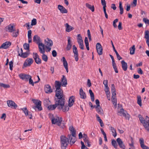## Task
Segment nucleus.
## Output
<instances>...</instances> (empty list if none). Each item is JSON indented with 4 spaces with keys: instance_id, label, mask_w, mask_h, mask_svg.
Wrapping results in <instances>:
<instances>
[{
    "instance_id": "13d9d810",
    "label": "nucleus",
    "mask_w": 149,
    "mask_h": 149,
    "mask_svg": "<svg viewBox=\"0 0 149 149\" xmlns=\"http://www.w3.org/2000/svg\"><path fill=\"white\" fill-rule=\"evenodd\" d=\"M122 23L121 22H119L118 26V29L119 30H122L123 29L122 27Z\"/></svg>"
},
{
    "instance_id": "20e7f679",
    "label": "nucleus",
    "mask_w": 149,
    "mask_h": 149,
    "mask_svg": "<svg viewBox=\"0 0 149 149\" xmlns=\"http://www.w3.org/2000/svg\"><path fill=\"white\" fill-rule=\"evenodd\" d=\"M69 130L71 132V134H68V137L70 140V142L72 143L71 144L72 145L74 144L76 141V131L72 126H70V127Z\"/></svg>"
},
{
    "instance_id": "393cba45",
    "label": "nucleus",
    "mask_w": 149,
    "mask_h": 149,
    "mask_svg": "<svg viewBox=\"0 0 149 149\" xmlns=\"http://www.w3.org/2000/svg\"><path fill=\"white\" fill-rule=\"evenodd\" d=\"M71 43V38L70 37L68 36V44L66 47L67 50L69 51L71 49L72 46Z\"/></svg>"
},
{
    "instance_id": "4468645a",
    "label": "nucleus",
    "mask_w": 149,
    "mask_h": 149,
    "mask_svg": "<svg viewBox=\"0 0 149 149\" xmlns=\"http://www.w3.org/2000/svg\"><path fill=\"white\" fill-rule=\"evenodd\" d=\"M19 76L21 79L27 81H29L30 75L25 74L21 73L19 75Z\"/></svg>"
},
{
    "instance_id": "603ef678",
    "label": "nucleus",
    "mask_w": 149,
    "mask_h": 149,
    "mask_svg": "<svg viewBox=\"0 0 149 149\" xmlns=\"http://www.w3.org/2000/svg\"><path fill=\"white\" fill-rule=\"evenodd\" d=\"M36 19L34 18L31 20V25L32 26L35 25L36 24L37 21Z\"/></svg>"
},
{
    "instance_id": "5701e85b",
    "label": "nucleus",
    "mask_w": 149,
    "mask_h": 149,
    "mask_svg": "<svg viewBox=\"0 0 149 149\" xmlns=\"http://www.w3.org/2000/svg\"><path fill=\"white\" fill-rule=\"evenodd\" d=\"M61 83L62 84V86L64 87H65L67 84V81L64 75H62V77L61 79Z\"/></svg>"
},
{
    "instance_id": "0e129e2a",
    "label": "nucleus",
    "mask_w": 149,
    "mask_h": 149,
    "mask_svg": "<svg viewBox=\"0 0 149 149\" xmlns=\"http://www.w3.org/2000/svg\"><path fill=\"white\" fill-rule=\"evenodd\" d=\"M138 72L139 74H143V72L142 70H141V68H139L138 70L137 71Z\"/></svg>"
},
{
    "instance_id": "8fccbe9b",
    "label": "nucleus",
    "mask_w": 149,
    "mask_h": 149,
    "mask_svg": "<svg viewBox=\"0 0 149 149\" xmlns=\"http://www.w3.org/2000/svg\"><path fill=\"white\" fill-rule=\"evenodd\" d=\"M19 30L18 29L17 30L16 32L13 33L12 36L13 37H16L19 34Z\"/></svg>"
},
{
    "instance_id": "72a5a7b5",
    "label": "nucleus",
    "mask_w": 149,
    "mask_h": 149,
    "mask_svg": "<svg viewBox=\"0 0 149 149\" xmlns=\"http://www.w3.org/2000/svg\"><path fill=\"white\" fill-rule=\"evenodd\" d=\"M96 111L98 113L102 115L103 114V110L102 108L101 107L99 106L96 109Z\"/></svg>"
},
{
    "instance_id": "3c124183",
    "label": "nucleus",
    "mask_w": 149,
    "mask_h": 149,
    "mask_svg": "<svg viewBox=\"0 0 149 149\" xmlns=\"http://www.w3.org/2000/svg\"><path fill=\"white\" fill-rule=\"evenodd\" d=\"M87 32L88 36V38L89 41H91V38L90 30L89 29L88 30Z\"/></svg>"
},
{
    "instance_id": "0eeeda50",
    "label": "nucleus",
    "mask_w": 149,
    "mask_h": 149,
    "mask_svg": "<svg viewBox=\"0 0 149 149\" xmlns=\"http://www.w3.org/2000/svg\"><path fill=\"white\" fill-rule=\"evenodd\" d=\"M32 101L36 105L33 107V109H35L36 108H37L39 111L42 110V107H41V102L40 101L35 99H32Z\"/></svg>"
},
{
    "instance_id": "338daca9",
    "label": "nucleus",
    "mask_w": 149,
    "mask_h": 149,
    "mask_svg": "<svg viewBox=\"0 0 149 149\" xmlns=\"http://www.w3.org/2000/svg\"><path fill=\"white\" fill-rule=\"evenodd\" d=\"M96 117L97 118V120L98 122H99L100 121H101V120H102L100 118V117L99 116V115L97 114H96Z\"/></svg>"
},
{
    "instance_id": "09e8293b",
    "label": "nucleus",
    "mask_w": 149,
    "mask_h": 149,
    "mask_svg": "<svg viewBox=\"0 0 149 149\" xmlns=\"http://www.w3.org/2000/svg\"><path fill=\"white\" fill-rule=\"evenodd\" d=\"M29 84H30L32 85V86H34V82H33L32 79H31V77L30 75L29 79Z\"/></svg>"
},
{
    "instance_id": "bb28decb",
    "label": "nucleus",
    "mask_w": 149,
    "mask_h": 149,
    "mask_svg": "<svg viewBox=\"0 0 149 149\" xmlns=\"http://www.w3.org/2000/svg\"><path fill=\"white\" fill-rule=\"evenodd\" d=\"M75 97L73 96H72L70 97L68 101V106L69 107H72L73 104L74 102Z\"/></svg>"
},
{
    "instance_id": "f257e3e1",
    "label": "nucleus",
    "mask_w": 149,
    "mask_h": 149,
    "mask_svg": "<svg viewBox=\"0 0 149 149\" xmlns=\"http://www.w3.org/2000/svg\"><path fill=\"white\" fill-rule=\"evenodd\" d=\"M57 109L63 112L68 111L69 109L68 106L65 105V96L58 97Z\"/></svg>"
},
{
    "instance_id": "1a4fd4ad",
    "label": "nucleus",
    "mask_w": 149,
    "mask_h": 149,
    "mask_svg": "<svg viewBox=\"0 0 149 149\" xmlns=\"http://www.w3.org/2000/svg\"><path fill=\"white\" fill-rule=\"evenodd\" d=\"M33 57L36 63L38 64H40L42 63L41 59L39 58V56L37 53H33Z\"/></svg>"
},
{
    "instance_id": "bf43d9fd",
    "label": "nucleus",
    "mask_w": 149,
    "mask_h": 149,
    "mask_svg": "<svg viewBox=\"0 0 149 149\" xmlns=\"http://www.w3.org/2000/svg\"><path fill=\"white\" fill-rule=\"evenodd\" d=\"M79 45V47L80 48L82 49L83 50L84 49V45L83 44V43H78Z\"/></svg>"
},
{
    "instance_id": "f3484780",
    "label": "nucleus",
    "mask_w": 149,
    "mask_h": 149,
    "mask_svg": "<svg viewBox=\"0 0 149 149\" xmlns=\"http://www.w3.org/2000/svg\"><path fill=\"white\" fill-rule=\"evenodd\" d=\"M11 43L10 42L6 41L2 44L0 47V49H7L11 45Z\"/></svg>"
},
{
    "instance_id": "4d7b16f0",
    "label": "nucleus",
    "mask_w": 149,
    "mask_h": 149,
    "mask_svg": "<svg viewBox=\"0 0 149 149\" xmlns=\"http://www.w3.org/2000/svg\"><path fill=\"white\" fill-rule=\"evenodd\" d=\"M90 95L91 101L92 102L94 101L95 100V97L93 93H92L90 94Z\"/></svg>"
},
{
    "instance_id": "ea45409f",
    "label": "nucleus",
    "mask_w": 149,
    "mask_h": 149,
    "mask_svg": "<svg viewBox=\"0 0 149 149\" xmlns=\"http://www.w3.org/2000/svg\"><path fill=\"white\" fill-rule=\"evenodd\" d=\"M111 100L113 104H114L116 105L117 100L116 98V95H112Z\"/></svg>"
},
{
    "instance_id": "423d86ee",
    "label": "nucleus",
    "mask_w": 149,
    "mask_h": 149,
    "mask_svg": "<svg viewBox=\"0 0 149 149\" xmlns=\"http://www.w3.org/2000/svg\"><path fill=\"white\" fill-rule=\"evenodd\" d=\"M38 47L39 49V52L42 54L43 55L42 56L43 60L45 62H47L48 60L47 56L45 54V45L42 43H40L38 44Z\"/></svg>"
},
{
    "instance_id": "5fc2aeb1",
    "label": "nucleus",
    "mask_w": 149,
    "mask_h": 149,
    "mask_svg": "<svg viewBox=\"0 0 149 149\" xmlns=\"http://www.w3.org/2000/svg\"><path fill=\"white\" fill-rule=\"evenodd\" d=\"M143 21L146 24H149V20L147 18H144L143 19Z\"/></svg>"
},
{
    "instance_id": "4c0bfd02",
    "label": "nucleus",
    "mask_w": 149,
    "mask_h": 149,
    "mask_svg": "<svg viewBox=\"0 0 149 149\" xmlns=\"http://www.w3.org/2000/svg\"><path fill=\"white\" fill-rule=\"evenodd\" d=\"M119 8L120 10V14L122 15L123 12V8L122 6V3L120 1L119 2Z\"/></svg>"
},
{
    "instance_id": "7ed1b4c3",
    "label": "nucleus",
    "mask_w": 149,
    "mask_h": 149,
    "mask_svg": "<svg viewBox=\"0 0 149 149\" xmlns=\"http://www.w3.org/2000/svg\"><path fill=\"white\" fill-rule=\"evenodd\" d=\"M138 117L145 130L149 132V117L146 116L144 119L141 115H139Z\"/></svg>"
},
{
    "instance_id": "f03ea898",
    "label": "nucleus",
    "mask_w": 149,
    "mask_h": 149,
    "mask_svg": "<svg viewBox=\"0 0 149 149\" xmlns=\"http://www.w3.org/2000/svg\"><path fill=\"white\" fill-rule=\"evenodd\" d=\"M62 84L59 81H56L55 82V86L56 88L55 96L56 97L64 96L63 94V91L61 88Z\"/></svg>"
},
{
    "instance_id": "58836bf2",
    "label": "nucleus",
    "mask_w": 149,
    "mask_h": 149,
    "mask_svg": "<svg viewBox=\"0 0 149 149\" xmlns=\"http://www.w3.org/2000/svg\"><path fill=\"white\" fill-rule=\"evenodd\" d=\"M130 54H131L133 55L134 54L135 51V48L134 45H133L132 47L130 48Z\"/></svg>"
},
{
    "instance_id": "f704fd0d",
    "label": "nucleus",
    "mask_w": 149,
    "mask_h": 149,
    "mask_svg": "<svg viewBox=\"0 0 149 149\" xmlns=\"http://www.w3.org/2000/svg\"><path fill=\"white\" fill-rule=\"evenodd\" d=\"M111 92L112 95H116V89L114 84H112L111 86Z\"/></svg>"
},
{
    "instance_id": "6ab92c4d",
    "label": "nucleus",
    "mask_w": 149,
    "mask_h": 149,
    "mask_svg": "<svg viewBox=\"0 0 149 149\" xmlns=\"http://www.w3.org/2000/svg\"><path fill=\"white\" fill-rule=\"evenodd\" d=\"M45 91L47 93H50L52 92V90L49 84L45 85Z\"/></svg>"
},
{
    "instance_id": "774afa93",
    "label": "nucleus",
    "mask_w": 149,
    "mask_h": 149,
    "mask_svg": "<svg viewBox=\"0 0 149 149\" xmlns=\"http://www.w3.org/2000/svg\"><path fill=\"white\" fill-rule=\"evenodd\" d=\"M110 130L113 134L116 132V130L113 127H111Z\"/></svg>"
},
{
    "instance_id": "de8ad7c7",
    "label": "nucleus",
    "mask_w": 149,
    "mask_h": 149,
    "mask_svg": "<svg viewBox=\"0 0 149 149\" xmlns=\"http://www.w3.org/2000/svg\"><path fill=\"white\" fill-rule=\"evenodd\" d=\"M145 38L146 39H149V31L147 30L145 31Z\"/></svg>"
},
{
    "instance_id": "69168bd1",
    "label": "nucleus",
    "mask_w": 149,
    "mask_h": 149,
    "mask_svg": "<svg viewBox=\"0 0 149 149\" xmlns=\"http://www.w3.org/2000/svg\"><path fill=\"white\" fill-rule=\"evenodd\" d=\"M95 103L96 105H97V107H99L100 106V102L99 101L98 99H96L95 100Z\"/></svg>"
},
{
    "instance_id": "e433bc0d",
    "label": "nucleus",
    "mask_w": 149,
    "mask_h": 149,
    "mask_svg": "<svg viewBox=\"0 0 149 149\" xmlns=\"http://www.w3.org/2000/svg\"><path fill=\"white\" fill-rule=\"evenodd\" d=\"M77 38L78 43L81 42L83 43V42L82 37L80 34L77 35Z\"/></svg>"
},
{
    "instance_id": "c9c22d12",
    "label": "nucleus",
    "mask_w": 149,
    "mask_h": 149,
    "mask_svg": "<svg viewBox=\"0 0 149 149\" xmlns=\"http://www.w3.org/2000/svg\"><path fill=\"white\" fill-rule=\"evenodd\" d=\"M84 42L87 50H89V43L87 37H86L85 38Z\"/></svg>"
},
{
    "instance_id": "a211bd4d",
    "label": "nucleus",
    "mask_w": 149,
    "mask_h": 149,
    "mask_svg": "<svg viewBox=\"0 0 149 149\" xmlns=\"http://www.w3.org/2000/svg\"><path fill=\"white\" fill-rule=\"evenodd\" d=\"M119 113H122L126 119L129 120L130 118V115L127 113L126 111H124L123 108L120 109V111L119 112Z\"/></svg>"
},
{
    "instance_id": "f8f14e48",
    "label": "nucleus",
    "mask_w": 149,
    "mask_h": 149,
    "mask_svg": "<svg viewBox=\"0 0 149 149\" xmlns=\"http://www.w3.org/2000/svg\"><path fill=\"white\" fill-rule=\"evenodd\" d=\"M7 102L8 107H9L16 109L17 107V105L12 100H8Z\"/></svg>"
},
{
    "instance_id": "2f4dec72",
    "label": "nucleus",
    "mask_w": 149,
    "mask_h": 149,
    "mask_svg": "<svg viewBox=\"0 0 149 149\" xmlns=\"http://www.w3.org/2000/svg\"><path fill=\"white\" fill-rule=\"evenodd\" d=\"M66 26V31L68 32H70L72 30L74 29V28L72 26H70L68 23H66L65 24Z\"/></svg>"
},
{
    "instance_id": "e2e57ef3",
    "label": "nucleus",
    "mask_w": 149,
    "mask_h": 149,
    "mask_svg": "<svg viewBox=\"0 0 149 149\" xmlns=\"http://www.w3.org/2000/svg\"><path fill=\"white\" fill-rule=\"evenodd\" d=\"M111 8L114 10H116V7L115 6V4L114 3H112L111 4Z\"/></svg>"
},
{
    "instance_id": "ddd939ff",
    "label": "nucleus",
    "mask_w": 149,
    "mask_h": 149,
    "mask_svg": "<svg viewBox=\"0 0 149 149\" xmlns=\"http://www.w3.org/2000/svg\"><path fill=\"white\" fill-rule=\"evenodd\" d=\"M73 51L74 54L75 59V61L77 62L79 60L78 51L75 45H73Z\"/></svg>"
},
{
    "instance_id": "dca6fc26",
    "label": "nucleus",
    "mask_w": 149,
    "mask_h": 149,
    "mask_svg": "<svg viewBox=\"0 0 149 149\" xmlns=\"http://www.w3.org/2000/svg\"><path fill=\"white\" fill-rule=\"evenodd\" d=\"M5 30L7 31L13 32L15 31V29L14 28L13 24H11L6 27Z\"/></svg>"
},
{
    "instance_id": "cd10ccee",
    "label": "nucleus",
    "mask_w": 149,
    "mask_h": 149,
    "mask_svg": "<svg viewBox=\"0 0 149 149\" xmlns=\"http://www.w3.org/2000/svg\"><path fill=\"white\" fill-rule=\"evenodd\" d=\"M62 61L63 63V65L66 69L67 72L68 73V64L64 57L62 58Z\"/></svg>"
},
{
    "instance_id": "b1692460",
    "label": "nucleus",
    "mask_w": 149,
    "mask_h": 149,
    "mask_svg": "<svg viewBox=\"0 0 149 149\" xmlns=\"http://www.w3.org/2000/svg\"><path fill=\"white\" fill-rule=\"evenodd\" d=\"M58 8L62 13H66L68 12V11L63 6L60 5H58Z\"/></svg>"
},
{
    "instance_id": "79ce46f5",
    "label": "nucleus",
    "mask_w": 149,
    "mask_h": 149,
    "mask_svg": "<svg viewBox=\"0 0 149 149\" xmlns=\"http://www.w3.org/2000/svg\"><path fill=\"white\" fill-rule=\"evenodd\" d=\"M23 46L24 49L27 50L28 51L30 52L29 45V44L25 43L24 44Z\"/></svg>"
},
{
    "instance_id": "864d4df0",
    "label": "nucleus",
    "mask_w": 149,
    "mask_h": 149,
    "mask_svg": "<svg viewBox=\"0 0 149 149\" xmlns=\"http://www.w3.org/2000/svg\"><path fill=\"white\" fill-rule=\"evenodd\" d=\"M118 19H116L113 21V27L116 28L117 27V25L116 24V23L118 22Z\"/></svg>"
},
{
    "instance_id": "412c9836",
    "label": "nucleus",
    "mask_w": 149,
    "mask_h": 149,
    "mask_svg": "<svg viewBox=\"0 0 149 149\" xmlns=\"http://www.w3.org/2000/svg\"><path fill=\"white\" fill-rule=\"evenodd\" d=\"M45 46H52L53 45V42L52 40L48 38L45 40Z\"/></svg>"
},
{
    "instance_id": "9b49d317",
    "label": "nucleus",
    "mask_w": 149,
    "mask_h": 149,
    "mask_svg": "<svg viewBox=\"0 0 149 149\" xmlns=\"http://www.w3.org/2000/svg\"><path fill=\"white\" fill-rule=\"evenodd\" d=\"M58 97L55 98L54 100L55 101V104L53 105H51L48 106V109L50 110H53L55 109L56 107L57 108L58 105Z\"/></svg>"
},
{
    "instance_id": "4be33fe9",
    "label": "nucleus",
    "mask_w": 149,
    "mask_h": 149,
    "mask_svg": "<svg viewBox=\"0 0 149 149\" xmlns=\"http://www.w3.org/2000/svg\"><path fill=\"white\" fill-rule=\"evenodd\" d=\"M141 147L143 149H149L148 147L146 146L144 144V140L143 138H141L139 140Z\"/></svg>"
},
{
    "instance_id": "c85d7f7f",
    "label": "nucleus",
    "mask_w": 149,
    "mask_h": 149,
    "mask_svg": "<svg viewBox=\"0 0 149 149\" xmlns=\"http://www.w3.org/2000/svg\"><path fill=\"white\" fill-rule=\"evenodd\" d=\"M79 93L81 98L85 99L86 98V96L85 93L83 91L82 88L80 89Z\"/></svg>"
},
{
    "instance_id": "a878e982",
    "label": "nucleus",
    "mask_w": 149,
    "mask_h": 149,
    "mask_svg": "<svg viewBox=\"0 0 149 149\" xmlns=\"http://www.w3.org/2000/svg\"><path fill=\"white\" fill-rule=\"evenodd\" d=\"M18 56L23 58H26L27 57L28 55L29 54V52L27 51L26 52L20 54L19 50L17 51Z\"/></svg>"
},
{
    "instance_id": "2eb2a0df",
    "label": "nucleus",
    "mask_w": 149,
    "mask_h": 149,
    "mask_svg": "<svg viewBox=\"0 0 149 149\" xmlns=\"http://www.w3.org/2000/svg\"><path fill=\"white\" fill-rule=\"evenodd\" d=\"M96 48L97 52L99 55H101L102 54V46L99 43H97L96 44Z\"/></svg>"
},
{
    "instance_id": "7c9ffc66",
    "label": "nucleus",
    "mask_w": 149,
    "mask_h": 149,
    "mask_svg": "<svg viewBox=\"0 0 149 149\" xmlns=\"http://www.w3.org/2000/svg\"><path fill=\"white\" fill-rule=\"evenodd\" d=\"M40 37L37 35H35L33 39V41L34 42H36L37 43L38 45L40 43Z\"/></svg>"
},
{
    "instance_id": "9d476101",
    "label": "nucleus",
    "mask_w": 149,
    "mask_h": 149,
    "mask_svg": "<svg viewBox=\"0 0 149 149\" xmlns=\"http://www.w3.org/2000/svg\"><path fill=\"white\" fill-rule=\"evenodd\" d=\"M33 62V58H27L24 61L23 65L25 67H26L30 66Z\"/></svg>"
},
{
    "instance_id": "39448f33",
    "label": "nucleus",
    "mask_w": 149,
    "mask_h": 149,
    "mask_svg": "<svg viewBox=\"0 0 149 149\" xmlns=\"http://www.w3.org/2000/svg\"><path fill=\"white\" fill-rule=\"evenodd\" d=\"M69 139L67 138L65 136L61 135L60 136V141L61 143V147L62 149H65L67 147L69 143Z\"/></svg>"
},
{
    "instance_id": "6e6552de",
    "label": "nucleus",
    "mask_w": 149,
    "mask_h": 149,
    "mask_svg": "<svg viewBox=\"0 0 149 149\" xmlns=\"http://www.w3.org/2000/svg\"><path fill=\"white\" fill-rule=\"evenodd\" d=\"M57 118H55L54 117L52 118V124H56L58 126L61 125L63 120L61 117H58Z\"/></svg>"
},
{
    "instance_id": "680f3d73",
    "label": "nucleus",
    "mask_w": 149,
    "mask_h": 149,
    "mask_svg": "<svg viewBox=\"0 0 149 149\" xmlns=\"http://www.w3.org/2000/svg\"><path fill=\"white\" fill-rule=\"evenodd\" d=\"M26 25V27L28 30L30 28H31V26H30L29 23H26L24 25V26H25Z\"/></svg>"
},
{
    "instance_id": "052dcab7",
    "label": "nucleus",
    "mask_w": 149,
    "mask_h": 149,
    "mask_svg": "<svg viewBox=\"0 0 149 149\" xmlns=\"http://www.w3.org/2000/svg\"><path fill=\"white\" fill-rule=\"evenodd\" d=\"M52 56L54 57H55L57 55V53L56 51L55 50H53L52 51Z\"/></svg>"
},
{
    "instance_id": "49530a36",
    "label": "nucleus",
    "mask_w": 149,
    "mask_h": 149,
    "mask_svg": "<svg viewBox=\"0 0 149 149\" xmlns=\"http://www.w3.org/2000/svg\"><path fill=\"white\" fill-rule=\"evenodd\" d=\"M84 141L85 142V144L86 145H87V146L88 147H90L91 146V145L90 144V142L89 141L88 138L87 139H84Z\"/></svg>"
},
{
    "instance_id": "37998d69",
    "label": "nucleus",
    "mask_w": 149,
    "mask_h": 149,
    "mask_svg": "<svg viewBox=\"0 0 149 149\" xmlns=\"http://www.w3.org/2000/svg\"><path fill=\"white\" fill-rule=\"evenodd\" d=\"M111 144L113 147L116 149L118 146L117 143L115 140L113 139L111 141Z\"/></svg>"
},
{
    "instance_id": "473e14b6",
    "label": "nucleus",
    "mask_w": 149,
    "mask_h": 149,
    "mask_svg": "<svg viewBox=\"0 0 149 149\" xmlns=\"http://www.w3.org/2000/svg\"><path fill=\"white\" fill-rule=\"evenodd\" d=\"M86 6L87 8L91 10L92 12H94L95 10V8L94 6H92L91 5L88 3H86Z\"/></svg>"
},
{
    "instance_id": "c03bdc74",
    "label": "nucleus",
    "mask_w": 149,
    "mask_h": 149,
    "mask_svg": "<svg viewBox=\"0 0 149 149\" xmlns=\"http://www.w3.org/2000/svg\"><path fill=\"white\" fill-rule=\"evenodd\" d=\"M10 86L8 84H6L2 83H0V89L2 87H3L4 88H9Z\"/></svg>"
},
{
    "instance_id": "6e6d98bb",
    "label": "nucleus",
    "mask_w": 149,
    "mask_h": 149,
    "mask_svg": "<svg viewBox=\"0 0 149 149\" xmlns=\"http://www.w3.org/2000/svg\"><path fill=\"white\" fill-rule=\"evenodd\" d=\"M9 65L10 66V69L12 70H13V62L12 61H11L9 63Z\"/></svg>"
},
{
    "instance_id": "aec40b11",
    "label": "nucleus",
    "mask_w": 149,
    "mask_h": 149,
    "mask_svg": "<svg viewBox=\"0 0 149 149\" xmlns=\"http://www.w3.org/2000/svg\"><path fill=\"white\" fill-rule=\"evenodd\" d=\"M116 141L117 142L119 147L120 148L123 149H125V146L123 142L121 140V139L120 138H117L116 139Z\"/></svg>"
},
{
    "instance_id": "a18cd8bd",
    "label": "nucleus",
    "mask_w": 149,
    "mask_h": 149,
    "mask_svg": "<svg viewBox=\"0 0 149 149\" xmlns=\"http://www.w3.org/2000/svg\"><path fill=\"white\" fill-rule=\"evenodd\" d=\"M21 109L23 111L26 116H27V115H28L29 111L27 109L26 107L21 108Z\"/></svg>"
},
{
    "instance_id": "c756f323",
    "label": "nucleus",
    "mask_w": 149,
    "mask_h": 149,
    "mask_svg": "<svg viewBox=\"0 0 149 149\" xmlns=\"http://www.w3.org/2000/svg\"><path fill=\"white\" fill-rule=\"evenodd\" d=\"M121 63L123 70L124 71H126L127 68V63L124 60L122 61Z\"/></svg>"
},
{
    "instance_id": "a19ab883",
    "label": "nucleus",
    "mask_w": 149,
    "mask_h": 149,
    "mask_svg": "<svg viewBox=\"0 0 149 149\" xmlns=\"http://www.w3.org/2000/svg\"><path fill=\"white\" fill-rule=\"evenodd\" d=\"M137 103L140 106H141V97L140 95H138L137 96Z\"/></svg>"
}]
</instances>
